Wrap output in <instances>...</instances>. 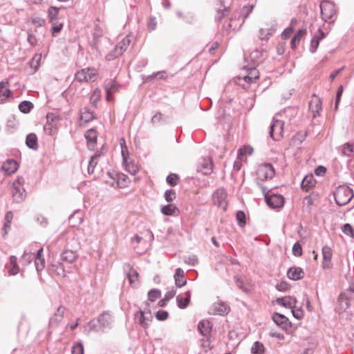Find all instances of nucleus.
Masks as SVG:
<instances>
[{
	"mask_svg": "<svg viewBox=\"0 0 354 354\" xmlns=\"http://www.w3.org/2000/svg\"><path fill=\"white\" fill-rule=\"evenodd\" d=\"M326 167L322 165L318 166L315 170V174L318 176H324L326 174Z\"/></svg>",
	"mask_w": 354,
	"mask_h": 354,
	"instance_id": "obj_64",
	"label": "nucleus"
},
{
	"mask_svg": "<svg viewBox=\"0 0 354 354\" xmlns=\"http://www.w3.org/2000/svg\"><path fill=\"white\" fill-rule=\"evenodd\" d=\"M227 192L224 189H218L213 194L214 203L218 207L226 210L227 207Z\"/></svg>",
	"mask_w": 354,
	"mask_h": 354,
	"instance_id": "obj_8",
	"label": "nucleus"
},
{
	"mask_svg": "<svg viewBox=\"0 0 354 354\" xmlns=\"http://www.w3.org/2000/svg\"><path fill=\"white\" fill-rule=\"evenodd\" d=\"M95 118L94 111L88 107H84L81 111V119L85 122L92 121Z\"/></svg>",
	"mask_w": 354,
	"mask_h": 354,
	"instance_id": "obj_28",
	"label": "nucleus"
},
{
	"mask_svg": "<svg viewBox=\"0 0 354 354\" xmlns=\"http://www.w3.org/2000/svg\"><path fill=\"white\" fill-rule=\"evenodd\" d=\"M124 272L126 273L130 284L133 287H137L138 286V272L129 263L124 265Z\"/></svg>",
	"mask_w": 354,
	"mask_h": 354,
	"instance_id": "obj_11",
	"label": "nucleus"
},
{
	"mask_svg": "<svg viewBox=\"0 0 354 354\" xmlns=\"http://www.w3.org/2000/svg\"><path fill=\"white\" fill-rule=\"evenodd\" d=\"M120 145L122 149V156L123 162L125 165V169L131 175H135L139 170L138 166L133 162H128L125 156V150L127 151V148L125 146V140L123 138L120 139Z\"/></svg>",
	"mask_w": 354,
	"mask_h": 354,
	"instance_id": "obj_9",
	"label": "nucleus"
},
{
	"mask_svg": "<svg viewBox=\"0 0 354 354\" xmlns=\"http://www.w3.org/2000/svg\"><path fill=\"white\" fill-rule=\"evenodd\" d=\"M160 296L161 291L158 289H151L148 292V299L151 302L155 301L157 299L160 297Z\"/></svg>",
	"mask_w": 354,
	"mask_h": 354,
	"instance_id": "obj_47",
	"label": "nucleus"
},
{
	"mask_svg": "<svg viewBox=\"0 0 354 354\" xmlns=\"http://www.w3.org/2000/svg\"><path fill=\"white\" fill-rule=\"evenodd\" d=\"M72 354H84V346L81 342H76L72 347Z\"/></svg>",
	"mask_w": 354,
	"mask_h": 354,
	"instance_id": "obj_52",
	"label": "nucleus"
},
{
	"mask_svg": "<svg viewBox=\"0 0 354 354\" xmlns=\"http://www.w3.org/2000/svg\"><path fill=\"white\" fill-rule=\"evenodd\" d=\"M120 85L115 80L106 81L104 85V89L106 94H113L119 91Z\"/></svg>",
	"mask_w": 354,
	"mask_h": 354,
	"instance_id": "obj_25",
	"label": "nucleus"
},
{
	"mask_svg": "<svg viewBox=\"0 0 354 354\" xmlns=\"http://www.w3.org/2000/svg\"><path fill=\"white\" fill-rule=\"evenodd\" d=\"M287 275L290 279L297 281L304 277V272L300 267H291L288 269Z\"/></svg>",
	"mask_w": 354,
	"mask_h": 354,
	"instance_id": "obj_19",
	"label": "nucleus"
},
{
	"mask_svg": "<svg viewBox=\"0 0 354 354\" xmlns=\"http://www.w3.org/2000/svg\"><path fill=\"white\" fill-rule=\"evenodd\" d=\"M284 122L273 118L272 123L270 127V137L274 140H279L283 137L282 133L283 131Z\"/></svg>",
	"mask_w": 354,
	"mask_h": 354,
	"instance_id": "obj_7",
	"label": "nucleus"
},
{
	"mask_svg": "<svg viewBox=\"0 0 354 354\" xmlns=\"http://www.w3.org/2000/svg\"><path fill=\"white\" fill-rule=\"evenodd\" d=\"M275 174L273 166L270 163L262 164L259 166L257 171L258 178L261 180L272 179Z\"/></svg>",
	"mask_w": 354,
	"mask_h": 354,
	"instance_id": "obj_5",
	"label": "nucleus"
},
{
	"mask_svg": "<svg viewBox=\"0 0 354 354\" xmlns=\"http://www.w3.org/2000/svg\"><path fill=\"white\" fill-rule=\"evenodd\" d=\"M176 302L179 308L184 309L189 305L190 300L189 298H183L179 295L176 297Z\"/></svg>",
	"mask_w": 354,
	"mask_h": 354,
	"instance_id": "obj_44",
	"label": "nucleus"
},
{
	"mask_svg": "<svg viewBox=\"0 0 354 354\" xmlns=\"http://www.w3.org/2000/svg\"><path fill=\"white\" fill-rule=\"evenodd\" d=\"M100 156L101 153L100 151H97L93 156H91L88 165V173L89 174H91L94 172L95 168L97 164V160Z\"/></svg>",
	"mask_w": 354,
	"mask_h": 354,
	"instance_id": "obj_33",
	"label": "nucleus"
},
{
	"mask_svg": "<svg viewBox=\"0 0 354 354\" xmlns=\"http://www.w3.org/2000/svg\"><path fill=\"white\" fill-rule=\"evenodd\" d=\"M245 214L242 211H239L236 214V219L239 225L241 227H243L245 224Z\"/></svg>",
	"mask_w": 354,
	"mask_h": 354,
	"instance_id": "obj_60",
	"label": "nucleus"
},
{
	"mask_svg": "<svg viewBox=\"0 0 354 354\" xmlns=\"http://www.w3.org/2000/svg\"><path fill=\"white\" fill-rule=\"evenodd\" d=\"M292 308V313L295 318L297 319H301L303 316L304 313L301 308Z\"/></svg>",
	"mask_w": 354,
	"mask_h": 354,
	"instance_id": "obj_61",
	"label": "nucleus"
},
{
	"mask_svg": "<svg viewBox=\"0 0 354 354\" xmlns=\"http://www.w3.org/2000/svg\"><path fill=\"white\" fill-rule=\"evenodd\" d=\"M253 153V148L250 146H244L240 148L238 151V158L242 160L245 154L252 155Z\"/></svg>",
	"mask_w": 354,
	"mask_h": 354,
	"instance_id": "obj_42",
	"label": "nucleus"
},
{
	"mask_svg": "<svg viewBox=\"0 0 354 354\" xmlns=\"http://www.w3.org/2000/svg\"><path fill=\"white\" fill-rule=\"evenodd\" d=\"M306 137V133L298 132L293 136L292 142L293 144H300L305 140Z\"/></svg>",
	"mask_w": 354,
	"mask_h": 354,
	"instance_id": "obj_49",
	"label": "nucleus"
},
{
	"mask_svg": "<svg viewBox=\"0 0 354 354\" xmlns=\"http://www.w3.org/2000/svg\"><path fill=\"white\" fill-rule=\"evenodd\" d=\"M230 307L224 302H216L213 304L212 313L214 315H224L230 312Z\"/></svg>",
	"mask_w": 354,
	"mask_h": 354,
	"instance_id": "obj_15",
	"label": "nucleus"
},
{
	"mask_svg": "<svg viewBox=\"0 0 354 354\" xmlns=\"http://www.w3.org/2000/svg\"><path fill=\"white\" fill-rule=\"evenodd\" d=\"M63 28V24H55V22H53V26H52V28H51V32H52V35L53 36H55L57 33L61 31V30Z\"/></svg>",
	"mask_w": 354,
	"mask_h": 354,
	"instance_id": "obj_62",
	"label": "nucleus"
},
{
	"mask_svg": "<svg viewBox=\"0 0 354 354\" xmlns=\"http://www.w3.org/2000/svg\"><path fill=\"white\" fill-rule=\"evenodd\" d=\"M35 255L34 253L24 252V253L23 254L22 257H21V262L24 265H28L30 263H31V261L33 259H35Z\"/></svg>",
	"mask_w": 354,
	"mask_h": 354,
	"instance_id": "obj_43",
	"label": "nucleus"
},
{
	"mask_svg": "<svg viewBox=\"0 0 354 354\" xmlns=\"http://www.w3.org/2000/svg\"><path fill=\"white\" fill-rule=\"evenodd\" d=\"M33 108V104L31 102L24 100L19 104V109L24 113H29Z\"/></svg>",
	"mask_w": 354,
	"mask_h": 354,
	"instance_id": "obj_38",
	"label": "nucleus"
},
{
	"mask_svg": "<svg viewBox=\"0 0 354 354\" xmlns=\"http://www.w3.org/2000/svg\"><path fill=\"white\" fill-rule=\"evenodd\" d=\"M292 251L295 257H300L302 254V248L298 242L293 245Z\"/></svg>",
	"mask_w": 354,
	"mask_h": 354,
	"instance_id": "obj_58",
	"label": "nucleus"
},
{
	"mask_svg": "<svg viewBox=\"0 0 354 354\" xmlns=\"http://www.w3.org/2000/svg\"><path fill=\"white\" fill-rule=\"evenodd\" d=\"M334 198L339 206L348 204L353 198L354 194L351 188L347 185H339L333 193Z\"/></svg>",
	"mask_w": 354,
	"mask_h": 354,
	"instance_id": "obj_3",
	"label": "nucleus"
},
{
	"mask_svg": "<svg viewBox=\"0 0 354 354\" xmlns=\"http://www.w3.org/2000/svg\"><path fill=\"white\" fill-rule=\"evenodd\" d=\"M342 153L346 156H351L352 153H354V145L346 143L343 145Z\"/></svg>",
	"mask_w": 354,
	"mask_h": 354,
	"instance_id": "obj_46",
	"label": "nucleus"
},
{
	"mask_svg": "<svg viewBox=\"0 0 354 354\" xmlns=\"http://www.w3.org/2000/svg\"><path fill=\"white\" fill-rule=\"evenodd\" d=\"M212 171V162L209 158H204L202 163V172L205 174H210Z\"/></svg>",
	"mask_w": 354,
	"mask_h": 354,
	"instance_id": "obj_34",
	"label": "nucleus"
},
{
	"mask_svg": "<svg viewBox=\"0 0 354 354\" xmlns=\"http://www.w3.org/2000/svg\"><path fill=\"white\" fill-rule=\"evenodd\" d=\"M97 75V71L94 68H83L75 74V80L80 82H94Z\"/></svg>",
	"mask_w": 354,
	"mask_h": 354,
	"instance_id": "obj_6",
	"label": "nucleus"
},
{
	"mask_svg": "<svg viewBox=\"0 0 354 354\" xmlns=\"http://www.w3.org/2000/svg\"><path fill=\"white\" fill-rule=\"evenodd\" d=\"M168 313L166 310H158L156 313V317L158 320L160 321H164L167 319L168 317Z\"/></svg>",
	"mask_w": 354,
	"mask_h": 354,
	"instance_id": "obj_59",
	"label": "nucleus"
},
{
	"mask_svg": "<svg viewBox=\"0 0 354 354\" xmlns=\"http://www.w3.org/2000/svg\"><path fill=\"white\" fill-rule=\"evenodd\" d=\"M272 320L276 324V325L282 330H287L291 324L288 319L285 315L278 313L273 314Z\"/></svg>",
	"mask_w": 354,
	"mask_h": 354,
	"instance_id": "obj_13",
	"label": "nucleus"
},
{
	"mask_svg": "<svg viewBox=\"0 0 354 354\" xmlns=\"http://www.w3.org/2000/svg\"><path fill=\"white\" fill-rule=\"evenodd\" d=\"M306 33L305 28L300 29L294 35L290 41L291 48L295 49L297 45L300 42L301 37Z\"/></svg>",
	"mask_w": 354,
	"mask_h": 354,
	"instance_id": "obj_32",
	"label": "nucleus"
},
{
	"mask_svg": "<svg viewBox=\"0 0 354 354\" xmlns=\"http://www.w3.org/2000/svg\"><path fill=\"white\" fill-rule=\"evenodd\" d=\"M85 138L87 141L88 148L93 150L97 143V134L93 129H90L85 133Z\"/></svg>",
	"mask_w": 354,
	"mask_h": 354,
	"instance_id": "obj_18",
	"label": "nucleus"
},
{
	"mask_svg": "<svg viewBox=\"0 0 354 354\" xmlns=\"http://www.w3.org/2000/svg\"><path fill=\"white\" fill-rule=\"evenodd\" d=\"M41 59V53H36L31 59L30 64L31 68H33L35 69V71H36L39 68L40 66Z\"/></svg>",
	"mask_w": 354,
	"mask_h": 354,
	"instance_id": "obj_41",
	"label": "nucleus"
},
{
	"mask_svg": "<svg viewBox=\"0 0 354 354\" xmlns=\"http://www.w3.org/2000/svg\"><path fill=\"white\" fill-rule=\"evenodd\" d=\"M26 144L27 147L32 149L38 148L37 137L35 133H30L26 136Z\"/></svg>",
	"mask_w": 354,
	"mask_h": 354,
	"instance_id": "obj_31",
	"label": "nucleus"
},
{
	"mask_svg": "<svg viewBox=\"0 0 354 354\" xmlns=\"http://www.w3.org/2000/svg\"><path fill=\"white\" fill-rule=\"evenodd\" d=\"M325 37L326 33L321 28H319L314 35L313 37L311 39L310 45L309 48V50L310 51V53H314L316 52L319 46L320 40L324 39Z\"/></svg>",
	"mask_w": 354,
	"mask_h": 354,
	"instance_id": "obj_14",
	"label": "nucleus"
},
{
	"mask_svg": "<svg viewBox=\"0 0 354 354\" xmlns=\"http://www.w3.org/2000/svg\"><path fill=\"white\" fill-rule=\"evenodd\" d=\"M354 299V285L350 286L342 292L337 299V304L335 308L337 313L341 314L349 308Z\"/></svg>",
	"mask_w": 354,
	"mask_h": 354,
	"instance_id": "obj_2",
	"label": "nucleus"
},
{
	"mask_svg": "<svg viewBox=\"0 0 354 354\" xmlns=\"http://www.w3.org/2000/svg\"><path fill=\"white\" fill-rule=\"evenodd\" d=\"M321 17L325 23H334L337 19V10L335 5L328 0H324L319 5Z\"/></svg>",
	"mask_w": 354,
	"mask_h": 354,
	"instance_id": "obj_1",
	"label": "nucleus"
},
{
	"mask_svg": "<svg viewBox=\"0 0 354 354\" xmlns=\"http://www.w3.org/2000/svg\"><path fill=\"white\" fill-rule=\"evenodd\" d=\"M254 8V5H247L244 6L240 16L243 17L244 19H246L249 17L250 13L252 12V10Z\"/></svg>",
	"mask_w": 354,
	"mask_h": 354,
	"instance_id": "obj_50",
	"label": "nucleus"
},
{
	"mask_svg": "<svg viewBox=\"0 0 354 354\" xmlns=\"http://www.w3.org/2000/svg\"><path fill=\"white\" fill-rule=\"evenodd\" d=\"M28 41L32 46H35L37 44V39L36 36L28 32Z\"/></svg>",
	"mask_w": 354,
	"mask_h": 354,
	"instance_id": "obj_63",
	"label": "nucleus"
},
{
	"mask_svg": "<svg viewBox=\"0 0 354 354\" xmlns=\"http://www.w3.org/2000/svg\"><path fill=\"white\" fill-rule=\"evenodd\" d=\"M76 258L77 254L74 251L66 250L61 254L60 264L64 265V263H72Z\"/></svg>",
	"mask_w": 354,
	"mask_h": 354,
	"instance_id": "obj_20",
	"label": "nucleus"
},
{
	"mask_svg": "<svg viewBox=\"0 0 354 354\" xmlns=\"http://www.w3.org/2000/svg\"><path fill=\"white\" fill-rule=\"evenodd\" d=\"M58 120V118L54 113H48L47 115V124L45 126V129H48L51 133L56 129Z\"/></svg>",
	"mask_w": 354,
	"mask_h": 354,
	"instance_id": "obj_26",
	"label": "nucleus"
},
{
	"mask_svg": "<svg viewBox=\"0 0 354 354\" xmlns=\"http://www.w3.org/2000/svg\"><path fill=\"white\" fill-rule=\"evenodd\" d=\"M178 176L176 174H170L166 178L167 183L171 186H176L178 184Z\"/></svg>",
	"mask_w": 354,
	"mask_h": 354,
	"instance_id": "obj_51",
	"label": "nucleus"
},
{
	"mask_svg": "<svg viewBox=\"0 0 354 354\" xmlns=\"http://www.w3.org/2000/svg\"><path fill=\"white\" fill-rule=\"evenodd\" d=\"M65 308L62 306H59L56 312L54 313L53 316L50 319L49 324L51 327H54L58 325L59 322H62L64 315Z\"/></svg>",
	"mask_w": 354,
	"mask_h": 354,
	"instance_id": "obj_17",
	"label": "nucleus"
},
{
	"mask_svg": "<svg viewBox=\"0 0 354 354\" xmlns=\"http://www.w3.org/2000/svg\"><path fill=\"white\" fill-rule=\"evenodd\" d=\"M259 77V72L255 68H248V74L243 77L247 83H252Z\"/></svg>",
	"mask_w": 354,
	"mask_h": 354,
	"instance_id": "obj_27",
	"label": "nucleus"
},
{
	"mask_svg": "<svg viewBox=\"0 0 354 354\" xmlns=\"http://www.w3.org/2000/svg\"><path fill=\"white\" fill-rule=\"evenodd\" d=\"M31 21L36 27H41L45 24V19L37 16H33L31 19Z\"/></svg>",
	"mask_w": 354,
	"mask_h": 354,
	"instance_id": "obj_55",
	"label": "nucleus"
},
{
	"mask_svg": "<svg viewBox=\"0 0 354 354\" xmlns=\"http://www.w3.org/2000/svg\"><path fill=\"white\" fill-rule=\"evenodd\" d=\"M131 43L129 36H126L122 39L115 46V50L118 55H122L123 53L127 49Z\"/></svg>",
	"mask_w": 354,
	"mask_h": 354,
	"instance_id": "obj_24",
	"label": "nucleus"
},
{
	"mask_svg": "<svg viewBox=\"0 0 354 354\" xmlns=\"http://www.w3.org/2000/svg\"><path fill=\"white\" fill-rule=\"evenodd\" d=\"M17 162L13 159L8 160L2 165V169L5 171L8 175L14 174L17 170Z\"/></svg>",
	"mask_w": 354,
	"mask_h": 354,
	"instance_id": "obj_22",
	"label": "nucleus"
},
{
	"mask_svg": "<svg viewBox=\"0 0 354 354\" xmlns=\"http://www.w3.org/2000/svg\"><path fill=\"white\" fill-rule=\"evenodd\" d=\"M234 281L237 287L244 292H249L250 290L244 286L243 280L241 276L236 275L234 277Z\"/></svg>",
	"mask_w": 354,
	"mask_h": 354,
	"instance_id": "obj_48",
	"label": "nucleus"
},
{
	"mask_svg": "<svg viewBox=\"0 0 354 354\" xmlns=\"http://www.w3.org/2000/svg\"><path fill=\"white\" fill-rule=\"evenodd\" d=\"M164 196L167 202H172L176 198V192L174 189H167L165 191Z\"/></svg>",
	"mask_w": 354,
	"mask_h": 354,
	"instance_id": "obj_53",
	"label": "nucleus"
},
{
	"mask_svg": "<svg viewBox=\"0 0 354 354\" xmlns=\"http://www.w3.org/2000/svg\"><path fill=\"white\" fill-rule=\"evenodd\" d=\"M212 325L208 320H201L198 324V329L204 337H209Z\"/></svg>",
	"mask_w": 354,
	"mask_h": 354,
	"instance_id": "obj_16",
	"label": "nucleus"
},
{
	"mask_svg": "<svg viewBox=\"0 0 354 354\" xmlns=\"http://www.w3.org/2000/svg\"><path fill=\"white\" fill-rule=\"evenodd\" d=\"M35 265L37 272L42 270L45 266V260L44 258L39 257L35 259Z\"/></svg>",
	"mask_w": 354,
	"mask_h": 354,
	"instance_id": "obj_56",
	"label": "nucleus"
},
{
	"mask_svg": "<svg viewBox=\"0 0 354 354\" xmlns=\"http://www.w3.org/2000/svg\"><path fill=\"white\" fill-rule=\"evenodd\" d=\"M342 232L346 235L349 236L351 237H354L353 229L350 224H348V223L344 224L342 226Z\"/></svg>",
	"mask_w": 354,
	"mask_h": 354,
	"instance_id": "obj_54",
	"label": "nucleus"
},
{
	"mask_svg": "<svg viewBox=\"0 0 354 354\" xmlns=\"http://www.w3.org/2000/svg\"><path fill=\"white\" fill-rule=\"evenodd\" d=\"M272 32L273 30L272 28H261L259 31V37L261 40L268 39L270 36L272 35Z\"/></svg>",
	"mask_w": 354,
	"mask_h": 354,
	"instance_id": "obj_45",
	"label": "nucleus"
},
{
	"mask_svg": "<svg viewBox=\"0 0 354 354\" xmlns=\"http://www.w3.org/2000/svg\"><path fill=\"white\" fill-rule=\"evenodd\" d=\"M322 254L324 261L322 263L323 268L328 267V262H330L332 257V250L329 246L325 245L322 248Z\"/></svg>",
	"mask_w": 354,
	"mask_h": 354,
	"instance_id": "obj_29",
	"label": "nucleus"
},
{
	"mask_svg": "<svg viewBox=\"0 0 354 354\" xmlns=\"http://www.w3.org/2000/svg\"><path fill=\"white\" fill-rule=\"evenodd\" d=\"M178 209L174 204L164 205L161 208V212L166 216H171L175 214Z\"/></svg>",
	"mask_w": 354,
	"mask_h": 354,
	"instance_id": "obj_36",
	"label": "nucleus"
},
{
	"mask_svg": "<svg viewBox=\"0 0 354 354\" xmlns=\"http://www.w3.org/2000/svg\"><path fill=\"white\" fill-rule=\"evenodd\" d=\"M59 8L55 6H50L48 10V15L50 22L53 24L58 18Z\"/></svg>",
	"mask_w": 354,
	"mask_h": 354,
	"instance_id": "obj_35",
	"label": "nucleus"
},
{
	"mask_svg": "<svg viewBox=\"0 0 354 354\" xmlns=\"http://www.w3.org/2000/svg\"><path fill=\"white\" fill-rule=\"evenodd\" d=\"M135 320L142 327L147 328L150 322L152 321L151 313H145L142 310H140L135 314Z\"/></svg>",
	"mask_w": 354,
	"mask_h": 354,
	"instance_id": "obj_12",
	"label": "nucleus"
},
{
	"mask_svg": "<svg viewBox=\"0 0 354 354\" xmlns=\"http://www.w3.org/2000/svg\"><path fill=\"white\" fill-rule=\"evenodd\" d=\"M264 351V345L259 341H256L251 348V353L253 354H263Z\"/></svg>",
	"mask_w": 354,
	"mask_h": 354,
	"instance_id": "obj_40",
	"label": "nucleus"
},
{
	"mask_svg": "<svg viewBox=\"0 0 354 354\" xmlns=\"http://www.w3.org/2000/svg\"><path fill=\"white\" fill-rule=\"evenodd\" d=\"M296 300L291 297H279L276 299V303L286 308H292Z\"/></svg>",
	"mask_w": 354,
	"mask_h": 354,
	"instance_id": "obj_30",
	"label": "nucleus"
},
{
	"mask_svg": "<svg viewBox=\"0 0 354 354\" xmlns=\"http://www.w3.org/2000/svg\"><path fill=\"white\" fill-rule=\"evenodd\" d=\"M174 279L176 286L178 288H181L186 284L187 280L185 277V273L183 270L181 269L180 268H178L176 270Z\"/></svg>",
	"mask_w": 354,
	"mask_h": 354,
	"instance_id": "obj_23",
	"label": "nucleus"
},
{
	"mask_svg": "<svg viewBox=\"0 0 354 354\" xmlns=\"http://www.w3.org/2000/svg\"><path fill=\"white\" fill-rule=\"evenodd\" d=\"M112 322L111 315L106 312L102 313L97 319L91 320L88 322L90 330L95 331H104L111 327Z\"/></svg>",
	"mask_w": 354,
	"mask_h": 354,
	"instance_id": "obj_4",
	"label": "nucleus"
},
{
	"mask_svg": "<svg viewBox=\"0 0 354 354\" xmlns=\"http://www.w3.org/2000/svg\"><path fill=\"white\" fill-rule=\"evenodd\" d=\"M116 176L117 185L120 188H124L127 186L128 176L124 174H115Z\"/></svg>",
	"mask_w": 354,
	"mask_h": 354,
	"instance_id": "obj_37",
	"label": "nucleus"
},
{
	"mask_svg": "<svg viewBox=\"0 0 354 354\" xmlns=\"http://www.w3.org/2000/svg\"><path fill=\"white\" fill-rule=\"evenodd\" d=\"M11 193L16 203L23 201L26 196V191L23 187H12Z\"/></svg>",
	"mask_w": 354,
	"mask_h": 354,
	"instance_id": "obj_21",
	"label": "nucleus"
},
{
	"mask_svg": "<svg viewBox=\"0 0 354 354\" xmlns=\"http://www.w3.org/2000/svg\"><path fill=\"white\" fill-rule=\"evenodd\" d=\"M309 106L313 113L319 115L322 110V102L319 99L312 100L310 102Z\"/></svg>",
	"mask_w": 354,
	"mask_h": 354,
	"instance_id": "obj_39",
	"label": "nucleus"
},
{
	"mask_svg": "<svg viewBox=\"0 0 354 354\" xmlns=\"http://www.w3.org/2000/svg\"><path fill=\"white\" fill-rule=\"evenodd\" d=\"M264 196L266 204L271 208H279L283 207L284 205L285 200L283 196L281 194H274L268 196V194H265Z\"/></svg>",
	"mask_w": 354,
	"mask_h": 354,
	"instance_id": "obj_10",
	"label": "nucleus"
},
{
	"mask_svg": "<svg viewBox=\"0 0 354 354\" xmlns=\"http://www.w3.org/2000/svg\"><path fill=\"white\" fill-rule=\"evenodd\" d=\"M312 176L310 177H305L301 181V187L308 190L309 188L312 187L314 183L312 182Z\"/></svg>",
	"mask_w": 354,
	"mask_h": 354,
	"instance_id": "obj_57",
	"label": "nucleus"
}]
</instances>
